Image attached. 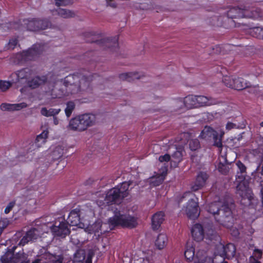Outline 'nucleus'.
<instances>
[{"label": "nucleus", "instance_id": "f257e3e1", "mask_svg": "<svg viewBox=\"0 0 263 263\" xmlns=\"http://www.w3.org/2000/svg\"><path fill=\"white\" fill-rule=\"evenodd\" d=\"M216 103V101L204 96L189 95L184 98L175 100L173 103L175 111L192 109L204 106H210Z\"/></svg>", "mask_w": 263, "mask_h": 263}, {"label": "nucleus", "instance_id": "f03ea898", "mask_svg": "<svg viewBox=\"0 0 263 263\" xmlns=\"http://www.w3.org/2000/svg\"><path fill=\"white\" fill-rule=\"evenodd\" d=\"M132 182H124L108 191L105 197H99L97 200V204L100 206H105L106 205L120 202L121 200L128 194L129 186Z\"/></svg>", "mask_w": 263, "mask_h": 263}, {"label": "nucleus", "instance_id": "7ed1b4c3", "mask_svg": "<svg viewBox=\"0 0 263 263\" xmlns=\"http://www.w3.org/2000/svg\"><path fill=\"white\" fill-rule=\"evenodd\" d=\"M208 212L215 216V219L221 224L230 228L234 222V218L230 209L221 202L211 203L207 209Z\"/></svg>", "mask_w": 263, "mask_h": 263}, {"label": "nucleus", "instance_id": "20e7f679", "mask_svg": "<svg viewBox=\"0 0 263 263\" xmlns=\"http://www.w3.org/2000/svg\"><path fill=\"white\" fill-rule=\"evenodd\" d=\"M67 94L76 93L81 90H87L90 86L89 80L85 77H80L76 75L69 76L65 80Z\"/></svg>", "mask_w": 263, "mask_h": 263}, {"label": "nucleus", "instance_id": "39448f33", "mask_svg": "<svg viewBox=\"0 0 263 263\" xmlns=\"http://www.w3.org/2000/svg\"><path fill=\"white\" fill-rule=\"evenodd\" d=\"M114 215L108 219V223L111 227L121 226L123 227L133 228L137 224V219L123 211L116 210Z\"/></svg>", "mask_w": 263, "mask_h": 263}, {"label": "nucleus", "instance_id": "423d86ee", "mask_svg": "<svg viewBox=\"0 0 263 263\" xmlns=\"http://www.w3.org/2000/svg\"><path fill=\"white\" fill-rule=\"evenodd\" d=\"M182 198L189 199L186 205L182 209L183 212L190 219L197 218L200 214L198 198L191 192L184 193Z\"/></svg>", "mask_w": 263, "mask_h": 263}, {"label": "nucleus", "instance_id": "0eeeda50", "mask_svg": "<svg viewBox=\"0 0 263 263\" xmlns=\"http://www.w3.org/2000/svg\"><path fill=\"white\" fill-rule=\"evenodd\" d=\"M224 133L222 130H214L212 128L209 126H205L202 130L200 137L201 138L204 139H209L211 137H213L214 140V145L216 146L219 148V151L220 155L224 160H226L225 152H222L224 149L222 145L221 138Z\"/></svg>", "mask_w": 263, "mask_h": 263}, {"label": "nucleus", "instance_id": "6e6552de", "mask_svg": "<svg viewBox=\"0 0 263 263\" xmlns=\"http://www.w3.org/2000/svg\"><path fill=\"white\" fill-rule=\"evenodd\" d=\"M236 248L232 243L224 245L218 242L216 246L215 250V257L213 260V263H221L225 258H231L235 255Z\"/></svg>", "mask_w": 263, "mask_h": 263}, {"label": "nucleus", "instance_id": "1a4fd4ad", "mask_svg": "<svg viewBox=\"0 0 263 263\" xmlns=\"http://www.w3.org/2000/svg\"><path fill=\"white\" fill-rule=\"evenodd\" d=\"M238 184L237 186V192L242 197L243 204H250L253 198V194L248 187V182L245 179H237Z\"/></svg>", "mask_w": 263, "mask_h": 263}, {"label": "nucleus", "instance_id": "9d476101", "mask_svg": "<svg viewBox=\"0 0 263 263\" xmlns=\"http://www.w3.org/2000/svg\"><path fill=\"white\" fill-rule=\"evenodd\" d=\"M184 256L189 261L194 263H204L207 258L206 253L203 251H198L195 253V249L193 246H187L184 252Z\"/></svg>", "mask_w": 263, "mask_h": 263}, {"label": "nucleus", "instance_id": "9b49d317", "mask_svg": "<svg viewBox=\"0 0 263 263\" xmlns=\"http://www.w3.org/2000/svg\"><path fill=\"white\" fill-rule=\"evenodd\" d=\"M191 232L193 238L197 241L202 240L204 237H207L208 238L212 239V238L211 237L210 235H211L212 237H217L215 235L214 231L212 229L206 232V235H205L204 234L203 227L200 224H195L193 227Z\"/></svg>", "mask_w": 263, "mask_h": 263}, {"label": "nucleus", "instance_id": "f8f14e48", "mask_svg": "<svg viewBox=\"0 0 263 263\" xmlns=\"http://www.w3.org/2000/svg\"><path fill=\"white\" fill-rule=\"evenodd\" d=\"M2 263H27L23 253L13 255L12 252H7L1 258Z\"/></svg>", "mask_w": 263, "mask_h": 263}, {"label": "nucleus", "instance_id": "ddd939ff", "mask_svg": "<svg viewBox=\"0 0 263 263\" xmlns=\"http://www.w3.org/2000/svg\"><path fill=\"white\" fill-rule=\"evenodd\" d=\"M50 225H51L50 224ZM51 232L54 236L65 237L69 234L68 226L64 222H60L58 226H50Z\"/></svg>", "mask_w": 263, "mask_h": 263}, {"label": "nucleus", "instance_id": "4468645a", "mask_svg": "<svg viewBox=\"0 0 263 263\" xmlns=\"http://www.w3.org/2000/svg\"><path fill=\"white\" fill-rule=\"evenodd\" d=\"M67 222L72 226H78L79 228L83 229L87 225L85 222L80 221V215L76 210L72 211L67 218Z\"/></svg>", "mask_w": 263, "mask_h": 263}, {"label": "nucleus", "instance_id": "2eb2a0df", "mask_svg": "<svg viewBox=\"0 0 263 263\" xmlns=\"http://www.w3.org/2000/svg\"><path fill=\"white\" fill-rule=\"evenodd\" d=\"M61 256L53 255L49 253L42 255L40 258L35 259L32 263H61Z\"/></svg>", "mask_w": 263, "mask_h": 263}, {"label": "nucleus", "instance_id": "dca6fc26", "mask_svg": "<svg viewBox=\"0 0 263 263\" xmlns=\"http://www.w3.org/2000/svg\"><path fill=\"white\" fill-rule=\"evenodd\" d=\"M208 175L205 172H201L197 176L196 180L193 184L191 185V189L193 191H197L202 188L205 184Z\"/></svg>", "mask_w": 263, "mask_h": 263}, {"label": "nucleus", "instance_id": "f3484780", "mask_svg": "<svg viewBox=\"0 0 263 263\" xmlns=\"http://www.w3.org/2000/svg\"><path fill=\"white\" fill-rule=\"evenodd\" d=\"M79 116L85 130L93 125L96 121V116L92 114H84Z\"/></svg>", "mask_w": 263, "mask_h": 263}, {"label": "nucleus", "instance_id": "a211bd4d", "mask_svg": "<svg viewBox=\"0 0 263 263\" xmlns=\"http://www.w3.org/2000/svg\"><path fill=\"white\" fill-rule=\"evenodd\" d=\"M168 237L164 233H160L154 239L155 248L159 250L164 249L168 243Z\"/></svg>", "mask_w": 263, "mask_h": 263}, {"label": "nucleus", "instance_id": "6ab92c4d", "mask_svg": "<svg viewBox=\"0 0 263 263\" xmlns=\"http://www.w3.org/2000/svg\"><path fill=\"white\" fill-rule=\"evenodd\" d=\"M68 128L71 130L77 132L85 130L79 115L70 119L68 124Z\"/></svg>", "mask_w": 263, "mask_h": 263}, {"label": "nucleus", "instance_id": "aec40b11", "mask_svg": "<svg viewBox=\"0 0 263 263\" xmlns=\"http://www.w3.org/2000/svg\"><path fill=\"white\" fill-rule=\"evenodd\" d=\"M48 27L46 22L41 20H32L29 22L27 27L31 31H36L40 29H45Z\"/></svg>", "mask_w": 263, "mask_h": 263}, {"label": "nucleus", "instance_id": "412c9836", "mask_svg": "<svg viewBox=\"0 0 263 263\" xmlns=\"http://www.w3.org/2000/svg\"><path fill=\"white\" fill-rule=\"evenodd\" d=\"M27 106V104L24 102L17 104L2 103L1 109L3 111H13L20 110Z\"/></svg>", "mask_w": 263, "mask_h": 263}, {"label": "nucleus", "instance_id": "4be33fe9", "mask_svg": "<svg viewBox=\"0 0 263 263\" xmlns=\"http://www.w3.org/2000/svg\"><path fill=\"white\" fill-rule=\"evenodd\" d=\"M167 168L164 167L162 168L160 173L157 174L155 176L151 177L149 179V182L152 186H157L159 185L163 181L164 177L166 174Z\"/></svg>", "mask_w": 263, "mask_h": 263}, {"label": "nucleus", "instance_id": "5701e85b", "mask_svg": "<svg viewBox=\"0 0 263 263\" xmlns=\"http://www.w3.org/2000/svg\"><path fill=\"white\" fill-rule=\"evenodd\" d=\"M39 52L35 48H31L17 55L20 61L33 59Z\"/></svg>", "mask_w": 263, "mask_h": 263}, {"label": "nucleus", "instance_id": "b1692460", "mask_svg": "<svg viewBox=\"0 0 263 263\" xmlns=\"http://www.w3.org/2000/svg\"><path fill=\"white\" fill-rule=\"evenodd\" d=\"M164 214L159 212L154 214L152 218V228L154 230L158 229L164 220Z\"/></svg>", "mask_w": 263, "mask_h": 263}, {"label": "nucleus", "instance_id": "393cba45", "mask_svg": "<svg viewBox=\"0 0 263 263\" xmlns=\"http://www.w3.org/2000/svg\"><path fill=\"white\" fill-rule=\"evenodd\" d=\"M31 74V71L28 69H24L20 71H17L16 72L12 74V77H15V80L12 79V82L13 83H16L20 80L24 79H27Z\"/></svg>", "mask_w": 263, "mask_h": 263}, {"label": "nucleus", "instance_id": "a878e982", "mask_svg": "<svg viewBox=\"0 0 263 263\" xmlns=\"http://www.w3.org/2000/svg\"><path fill=\"white\" fill-rule=\"evenodd\" d=\"M250 86V83L241 78H235L232 88L237 90H242Z\"/></svg>", "mask_w": 263, "mask_h": 263}, {"label": "nucleus", "instance_id": "bb28decb", "mask_svg": "<svg viewBox=\"0 0 263 263\" xmlns=\"http://www.w3.org/2000/svg\"><path fill=\"white\" fill-rule=\"evenodd\" d=\"M48 134L49 131L48 129H46L37 136L35 141V144L37 147H41L46 142Z\"/></svg>", "mask_w": 263, "mask_h": 263}, {"label": "nucleus", "instance_id": "cd10ccee", "mask_svg": "<svg viewBox=\"0 0 263 263\" xmlns=\"http://www.w3.org/2000/svg\"><path fill=\"white\" fill-rule=\"evenodd\" d=\"M142 76L138 72L133 71L122 73L120 75V78L123 80L131 81L134 79H140Z\"/></svg>", "mask_w": 263, "mask_h": 263}, {"label": "nucleus", "instance_id": "c85d7f7f", "mask_svg": "<svg viewBox=\"0 0 263 263\" xmlns=\"http://www.w3.org/2000/svg\"><path fill=\"white\" fill-rule=\"evenodd\" d=\"M85 223H87V225H86L85 228L83 229L85 232H87L88 233L98 232L99 230H100L101 227V222L99 221L95 222L91 226H89L88 224V222H85Z\"/></svg>", "mask_w": 263, "mask_h": 263}, {"label": "nucleus", "instance_id": "c756f323", "mask_svg": "<svg viewBox=\"0 0 263 263\" xmlns=\"http://www.w3.org/2000/svg\"><path fill=\"white\" fill-rule=\"evenodd\" d=\"M61 111L60 109H56V108H49L47 109L46 107H43L41 110V114L45 117H51L55 116L58 115Z\"/></svg>", "mask_w": 263, "mask_h": 263}, {"label": "nucleus", "instance_id": "7c9ffc66", "mask_svg": "<svg viewBox=\"0 0 263 263\" xmlns=\"http://www.w3.org/2000/svg\"><path fill=\"white\" fill-rule=\"evenodd\" d=\"M46 79L45 77L43 76L41 78L40 77H35L31 81L28 82V85L29 87L35 88L39 86L44 84L46 81Z\"/></svg>", "mask_w": 263, "mask_h": 263}, {"label": "nucleus", "instance_id": "2f4dec72", "mask_svg": "<svg viewBox=\"0 0 263 263\" xmlns=\"http://www.w3.org/2000/svg\"><path fill=\"white\" fill-rule=\"evenodd\" d=\"M85 259V251L83 250H78L74 254L73 263H83Z\"/></svg>", "mask_w": 263, "mask_h": 263}, {"label": "nucleus", "instance_id": "473e14b6", "mask_svg": "<svg viewBox=\"0 0 263 263\" xmlns=\"http://www.w3.org/2000/svg\"><path fill=\"white\" fill-rule=\"evenodd\" d=\"M58 14L63 18H70L74 16V13L73 12L64 9H59L58 10Z\"/></svg>", "mask_w": 263, "mask_h": 263}, {"label": "nucleus", "instance_id": "72a5a7b5", "mask_svg": "<svg viewBox=\"0 0 263 263\" xmlns=\"http://www.w3.org/2000/svg\"><path fill=\"white\" fill-rule=\"evenodd\" d=\"M235 77L225 76L223 77L222 81L228 87L232 88L233 83L235 82Z\"/></svg>", "mask_w": 263, "mask_h": 263}, {"label": "nucleus", "instance_id": "f704fd0d", "mask_svg": "<svg viewBox=\"0 0 263 263\" xmlns=\"http://www.w3.org/2000/svg\"><path fill=\"white\" fill-rule=\"evenodd\" d=\"M182 152L180 149L177 150L173 155L172 161H173L175 164L178 163L181 160L182 157Z\"/></svg>", "mask_w": 263, "mask_h": 263}, {"label": "nucleus", "instance_id": "c9c22d12", "mask_svg": "<svg viewBox=\"0 0 263 263\" xmlns=\"http://www.w3.org/2000/svg\"><path fill=\"white\" fill-rule=\"evenodd\" d=\"M27 237H28L29 240H33L37 239L39 235V231L36 229H33L29 231L27 233Z\"/></svg>", "mask_w": 263, "mask_h": 263}, {"label": "nucleus", "instance_id": "e433bc0d", "mask_svg": "<svg viewBox=\"0 0 263 263\" xmlns=\"http://www.w3.org/2000/svg\"><path fill=\"white\" fill-rule=\"evenodd\" d=\"M75 107V105L72 102H69L67 103L66 107L65 109V112L66 116L69 117L72 111L73 110Z\"/></svg>", "mask_w": 263, "mask_h": 263}, {"label": "nucleus", "instance_id": "4c0bfd02", "mask_svg": "<svg viewBox=\"0 0 263 263\" xmlns=\"http://www.w3.org/2000/svg\"><path fill=\"white\" fill-rule=\"evenodd\" d=\"M199 146V142L197 139H192L189 141V147L191 151H196Z\"/></svg>", "mask_w": 263, "mask_h": 263}, {"label": "nucleus", "instance_id": "58836bf2", "mask_svg": "<svg viewBox=\"0 0 263 263\" xmlns=\"http://www.w3.org/2000/svg\"><path fill=\"white\" fill-rule=\"evenodd\" d=\"M253 35L259 39H263V28L257 27L253 29Z\"/></svg>", "mask_w": 263, "mask_h": 263}, {"label": "nucleus", "instance_id": "ea45409f", "mask_svg": "<svg viewBox=\"0 0 263 263\" xmlns=\"http://www.w3.org/2000/svg\"><path fill=\"white\" fill-rule=\"evenodd\" d=\"M11 85L8 81H0V90L2 91H6Z\"/></svg>", "mask_w": 263, "mask_h": 263}, {"label": "nucleus", "instance_id": "a19ab883", "mask_svg": "<svg viewBox=\"0 0 263 263\" xmlns=\"http://www.w3.org/2000/svg\"><path fill=\"white\" fill-rule=\"evenodd\" d=\"M55 4L58 6H67L71 4L70 0H55Z\"/></svg>", "mask_w": 263, "mask_h": 263}, {"label": "nucleus", "instance_id": "79ce46f5", "mask_svg": "<svg viewBox=\"0 0 263 263\" xmlns=\"http://www.w3.org/2000/svg\"><path fill=\"white\" fill-rule=\"evenodd\" d=\"M17 44V40L16 38L11 39L8 44V48L11 49H14Z\"/></svg>", "mask_w": 263, "mask_h": 263}, {"label": "nucleus", "instance_id": "37998d69", "mask_svg": "<svg viewBox=\"0 0 263 263\" xmlns=\"http://www.w3.org/2000/svg\"><path fill=\"white\" fill-rule=\"evenodd\" d=\"M63 153V149L61 146H57L53 152V155L56 157H60Z\"/></svg>", "mask_w": 263, "mask_h": 263}, {"label": "nucleus", "instance_id": "c03bdc74", "mask_svg": "<svg viewBox=\"0 0 263 263\" xmlns=\"http://www.w3.org/2000/svg\"><path fill=\"white\" fill-rule=\"evenodd\" d=\"M171 157L169 155L165 154L163 156H161L159 157V160L160 162H168L170 160Z\"/></svg>", "mask_w": 263, "mask_h": 263}, {"label": "nucleus", "instance_id": "a18cd8bd", "mask_svg": "<svg viewBox=\"0 0 263 263\" xmlns=\"http://www.w3.org/2000/svg\"><path fill=\"white\" fill-rule=\"evenodd\" d=\"M236 165L237 166L238 168L239 169L241 173H243L245 172L246 167L244 165V164L243 163H242L241 162H240V161L237 162Z\"/></svg>", "mask_w": 263, "mask_h": 263}, {"label": "nucleus", "instance_id": "49530a36", "mask_svg": "<svg viewBox=\"0 0 263 263\" xmlns=\"http://www.w3.org/2000/svg\"><path fill=\"white\" fill-rule=\"evenodd\" d=\"M14 205V202H10L7 207L5 209V213L6 214H8L10 212V211L12 210V208Z\"/></svg>", "mask_w": 263, "mask_h": 263}, {"label": "nucleus", "instance_id": "de8ad7c7", "mask_svg": "<svg viewBox=\"0 0 263 263\" xmlns=\"http://www.w3.org/2000/svg\"><path fill=\"white\" fill-rule=\"evenodd\" d=\"M29 241L31 240H29V238H28V237H27V235L26 234V235L24 236L23 238L21 239L20 241V244L24 246Z\"/></svg>", "mask_w": 263, "mask_h": 263}, {"label": "nucleus", "instance_id": "09e8293b", "mask_svg": "<svg viewBox=\"0 0 263 263\" xmlns=\"http://www.w3.org/2000/svg\"><path fill=\"white\" fill-rule=\"evenodd\" d=\"M236 127V125L232 122H228L226 126V128L227 130H230L232 128Z\"/></svg>", "mask_w": 263, "mask_h": 263}, {"label": "nucleus", "instance_id": "8fccbe9b", "mask_svg": "<svg viewBox=\"0 0 263 263\" xmlns=\"http://www.w3.org/2000/svg\"><path fill=\"white\" fill-rule=\"evenodd\" d=\"M262 253L259 250H256L254 251V252L253 253V257H255L256 258H259L261 257Z\"/></svg>", "mask_w": 263, "mask_h": 263}, {"label": "nucleus", "instance_id": "3c124183", "mask_svg": "<svg viewBox=\"0 0 263 263\" xmlns=\"http://www.w3.org/2000/svg\"><path fill=\"white\" fill-rule=\"evenodd\" d=\"M93 256L92 252H89L87 255L85 263H91V258Z\"/></svg>", "mask_w": 263, "mask_h": 263}, {"label": "nucleus", "instance_id": "603ef678", "mask_svg": "<svg viewBox=\"0 0 263 263\" xmlns=\"http://www.w3.org/2000/svg\"><path fill=\"white\" fill-rule=\"evenodd\" d=\"M219 171L222 173H226L227 172V167L224 165H222V167L218 166V167Z\"/></svg>", "mask_w": 263, "mask_h": 263}, {"label": "nucleus", "instance_id": "864d4df0", "mask_svg": "<svg viewBox=\"0 0 263 263\" xmlns=\"http://www.w3.org/2000/svg\"><path fill=\"white\" fill-rule=\"evenodd\" d=\"M248 263H260L257 259L253 256L250 257Z\"/></svg>", "mask_w": 263, "mask_h": 263}, {"label": "nucleus", "instance_id": "5fc2aeb1", "mask_svg": "<svg viewBox=\"0 0 263 263\" xmlns=\"http://www.w3.org/2000/svg\"><path fill=\"white\" fill-rule=\"evenodd\" d=\"M248 16L254 18H257V17H259L260 15L257 12H256L255 13H253L252 15Z\"/></svg>", "mask_w": 263, "mask_h": 263}, {"label": "nucleus", "instance_id": "6e6d98bb", "mask_svg": "<svg viewBox=\"0 0 263 263\" xmlns=\"http://www.w3.org/2000/svg\"><path fill=\"white\" fill-rule=\"evenodd\" d=\"M107 5L112 7H115V5L114 3H111V0H106Z\"/></svg>", "mask_w": 263, "mask_h": 263}, {"label": "nucleus", "instance_id": "4d7b16f0", "mask_svg": "<svg viewBox=\"0 0 263 263\" xmlns=\"http://www.w3.org/2000/svg\"><path fill=\"white\" fill-rule=\"evenodd\" d=\"M53 123L54 125H58L59 124V119L56 117H53Z\"/></svg>", "mask_w": 263, "mask_h": 263}, {"label": "nucleus", "instance_id": "13d9d810", "mask_svg": "<svg viewBox=\"0 0 263 263\" xmlns=\"http://www.w3.org/2000/svg\"><path fill=\"white\" fill-rule=\"evenodd\" d=\"M258 88L256 86H254L251 88V92L253 93H255L257 90Z\"/></svg>", "mask_w": 263, "mask_h": 263}, {"label": "nucleus", "instance_id": "bf43d9fd", "mask_svg": "<svg viewBox=\"0 0 263 263\" xmlns=\"http://www.w3.org/2000/svg\"><path fill=\"white\" fill-rule=\"evenodd\" d=\"M52 98H61L63 96L62 95H61V94H58V95H57V94H55V95H52Z\"/></svg>", "mask_w": 263, "mask_h": 263}, {"label": "nucleus", "instance_id": "052dcab7", "mask_svg": "<svg viewBox=\"0 0 263 263\" xmlns=\"http://www.w3.org/2000/svg\"><path fill=\"white\" fill-rule=\"evenodd\" d=\"M232 234L234 236H236L238 234V231H234V232L232 233Z\"/></svg>", "mask_w": 263, "mask_h": 263}, {"label": "nucleus", "instance_id": "680f3d73", "mask_svg": "<svg viewBox=\"0 0 263 263\" xmlns=\"http://www.w3.org/2000/svg\"><path fill=\"white\" fill-rule=\"evenodd\" d=\"M181 136H183V137H187L188 136V134L187 133H183L181 135Z\"/></svg>", "mask_w": 263, "mask_h": 263}, {"label": "nucleus", "instance_id": "e2e57ef3", "mask_svg": "<svg viewBox=\"0 0 263 263\" xmlns=\"http://www.w3.org/2000/svg\"><path fill=\"white\" fill-rule=\"evenodd\" d=\"M260 125L261 126H262L263 127V121L261 122L260 123Z\"/></svg>", "mask_w": 263, "mask_h": 263}, {"label": "nucleus", "instance_id": "0e129e2a", "mask_svg": "<svg viewBox=\"0 0 263 263\" xmlns=\"http://www.w3.org/2000/svg\"><path fill=\"white\" fill-rule=\"evenodd\" d=\"M235 16H243L240 14H238L237 15H236Z\"/></svg>", "mask_w": 263, "mask_h": 263}, {"label": "nucleus", "instance_id": "69168bd1", "mask_svg": "<svg viewBox=\"0 0 263 263\" xmlns=\"http://www.w3.org/2000/svg\"><path fill=\"white\" fill-rule=\"evenodd\" d=\"M236 10L235 9H233L231 11H235Z\"/></svg>", "mask_w": 263, "mask_h": 263}, {"label": "nucleus", "instance_id": "338daca9", "mask_svg": "<svg viewBox=\"0 0 263 263\" xmlns=\"http://www.w3.org/2000/svg\"><path fill=\"white\" fill-rule=\"evenodd\" d=\"M52 91H53L54 92H55V90H52Z\"/></svg>", "mask_w": 263, "mask_h": 263}]
</instances>
